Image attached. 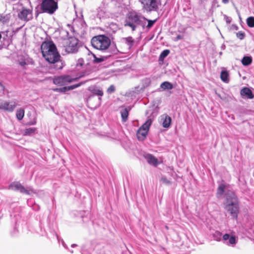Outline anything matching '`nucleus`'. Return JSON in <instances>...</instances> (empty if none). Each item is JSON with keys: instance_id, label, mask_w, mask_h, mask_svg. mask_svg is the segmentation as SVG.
Here are the masks:
<instances>
[{"instance_id": "nucleus-1", "label": "nucleus", "mask_w": 254, "mask_h": 254, "mask_svg": "<svg viewBox=\"0 0 254 254\" xmlns=\"http://www.w3.org/2000/svg\"><path fill=\"white\" fill-rule=\"evenodd\" d=\"M41 50L43 57L47 62L51 64L60 63V65L57 68H63V65L60 60V55L53 41L43 42L41 46Z\"/></svg>"}, {"instance_id": "nucleus-2", "label": "nucleus", "mask_w": 254, "mask_h": 254, "mask_svg": "<svg viewBox=\"0 0 254 254\" xmlns=\"http://www.w3.org/2000/svg\"><path fill=\"white\" fill-rule=\"evenodd\" d=\"M224 205L225 209L229 212L232 217L237 220L239 213V203L237 196L234 194L227 196Z\"/></svg>"}, {"instance_id": "nucleus-3", "label": "nucleus", "mask_w": 254, "mask_h": 254, "mask_svg": "<svg viewBox=\"0 0 254 254\" xmlns=\"http://www.w3.org/2000/svg\"><path fill=\"white\" fill-rule=\"evenodd\" d=\"M92 46L95 49L105 51L108 49L111 45V40L104 35H99L93 37L91 40Z\"/></svg>"}, {"instance_id": "nucleus-4", "label": "nucleus", "mask_w": 254, "mask_h": 254, "mask_svg": "<svg viewBox=\"0 0 254 254\" xmlns=\"http://www.w3.org/2000/svg\"><path fill=\"white\" fill-rule=\"evenodd\" d=\"M58 7V3L54 0H43L40 4L42 12L50 14H53Z\"/></svg>"}, {"instance_id": "nucleus-5", "label": "nucleus", "mask_w": 254, "mask_h": 254, "mask_svg": "<svg viewBox=\"0 0 254 254\" xmlns=\"http://www.w3.org/2000/svg\"><path fill=\"white\" fill-rule=\"evenodd\" d=\"M152 121L151 119H148L137 130L136 136L138 140H144L148 134Z\"/></svg>"}, {"instance_id": "nucleus-6", "label": "nucleus", "mask_w": 254, "mask_h": 254, "mask_svg": "<svg viewBox=\"0 0 254 254\" xmlns=\"http://www.w3.org/2000/svg\"><path fill=\"white\" fill-rule=\"evenodd\" d=\"M79 77L71 78L69 75H63L55 77L53 79V82L55 84L58 86H63L67 83H70L74 81L77 80Z\"/></svg>"}, {"instance_id": "nucleus-7", "label": "nucleus", "mask_w": 254, "mask_h": 254, "mask_svg": "<svg viewBox=\"0 0 254 254\" xmlns=\"http://www.w3.org/2000/svg\"><path fill=\"white\" fill-rule=\"evenodd\" d=\"M139 21V17L135 12H130L128 15L125 26H129L133 31L135 30L136 26L134 23H137Z\"/></svg>"}, {"instance_id": "nucleus-8", "label": "nucleus", "mask_w": 254, "mask_h": 254, "mask_svg": "<svg viewBox=\"0 0 254 254\" xmlns=\"http://www.w3.org/2000/svg\"><path fill=\"white\" fill-rule=\"evenodd\" d=\"M78 40L74 37L68 39L65 46V51L68 53H74L77 50Z\"/></svg>"}, {"instance_id": "nucleus-9", "label": "nucleus", "mask_w": 254, "mask_h": 254, "mask_svg": "<svg viewBox=\"0 0 254 254\" xmlns=\"http://www.w3.org/2000/svg\"><path fill=\"white\" fill-rule=\"evenodd\" d=\"M18 17L23 20L29 21L32 19V10L25 7H22L18 14Z\"/></svg>"}, {"instance_id": "nucleus-10", "label": "nucleus", "mask_w": 254, "mask_h": 254, "mask_svg": "<svg viewBox=\"0 0 254 254\" xmlns=\"http://www.w3.org/2000/svg\"><path fill=\"white\" fill-rule=\"evenodd\" d=\"M142 3L144 9L148 11H156L158 8L157 0H143Z\"/></svg>"}, {"instance_id": "nucleus-11", "label": "nucleus", "mask_w": 254, "mask_h": 254, "mask_svg": "<svg viewBox=\"0 0 254 254\" xmlns=\"http://www.w3.org/2000/svg\"><path fill=\"white\" fill-rule=\"evenodd\" d=\"M9 188L15 190H19L22 193L30 194L29 191L27 190L24 186H23L19 182H13L9 185Z\"/></svg>"}, {"instance_id": "nucleus-12", "label": "nucleus", "mask_w": 254, "mask_h": 254, "mask_svg": "<svg viewBox=\"0 0 254 254\" xmlns=\"http://www.w3.org/2000/svg\"><path fill=\"white\" fill-rule=\"evenodd\" d=\"M16 106L15 102L10 103L8 102H4L0 104V110H3L8 112H12Z\"/></svg>"}, {"instance_id": "nucleus-13", "label": "nucleus", "mask_w": 254, "mask_h": 254, "mask_svg": "<svg viewBox=\"0 0 254 254\" xmlns=\"http://www.w3.org/2000/svg\"><path fill=\"white\" fill-rule=\"evenodd\" d=\"M88 90L94 95L102 97L104 92L102 89L99 86L96 85H92L88 87Z\"/></svg>"}, {"instance_id": "nucleus-14", "label": "nucleus", "mask_w": 254, "mask_h": 254, "mask_svg": "<svg viewBox=\"0 0 254 254\" xmlns=\"http://www.w3.org/2000/svg\"><path fill=\"white\" fill-rule=\"evenodd\" d=\"M241 94L243 96H246L249 99H253L254 95L250 89L248 87H244L241 90Z\"/></svg>"}, {"instance_id": "nucleus-15", "label": "nucleus", "mask_w": 254, "mask_h": 254, "mask_svg": "<svg viewBox=\"0 0 254 254\" xmlns=\"http://www.w3.org/2000/svg\"><path fill=\"white\" fill-rule=\"evenodd\" d=\"M130 107H128L124 109L121 111L122 120L123 122L125 123L127 121L129 115V112L130 111Z\"/></svg>"}, {"instance_id": "nucleus-16", "label": "nucleus", "mask_w": 254, "mask_h": 254, "mask_svg": "<svg viewBox=\"0 0 254 254\" xmlns=\"http://www.w3.org/2000/svg\"><path fill=\"white\" fill-rule=\"evenodd\" d=\"M146 159L148 163L151 165L156 166L159 164L158 159L151 154H147Z\"/></svg>"}, {"instance_id": "nucleus-17", "label": "nucleus", "mask_w": 254, "mask_h": 254, "mask_svg": "<svg viewBox=\"0 0 254 254\" xmlns=\"http://www.w3.org/2000/svg\"><path fill=\"white\" fill-rule=\"evenodd\" d=\"M162 119L163 120V127L165 128H168L170 126L172 121L171 117L167 115H165L162 117Z\"/></svg>"}, {"instance_id": "nucleus-18", "label": "nucleus", "mask_w": 254, "mask_h": 254, "mask_svg": "<svg viewBox=\"0 0 254 254\" xmlns=\"http://www.w3.org/2000/svg\"><path fill=\"white\" fill-rule=\"evenodd\" d=\"M124 40L125 41V43L127 45L128 49L131 48L134 43V39L130 36L125 38Z\"/></svg>"}, {"instance_id": "nucleus-19", "label": "nucleus", "mask_w": 254, "mask_h": 254, "mask_svg": "<svg viewBox=\"0 0 254 254\" xmlns=\"http://www.w3.org/2000/svg\"><path fill=\"white\" fill-rule=\"evenodd\" d=\"M160 87L163 90L172 89L173 88L172 84L168 81H165L161 83Z\"/></svg>"}, {"instance_id": "nucleus-20", "label": "nucleus", "mask_w": 254, "mask_h": 254, "mask_svg": "<svg viewBox=\"0 0 254 254\" xmlns=\"http://www.w3.org/2000/svg\"><path fill=\"white\" fill-rule=\"evenodd\" d=\"M252 63V58L251 57L245 56L242 60V63L245 66H248Z\"/></svg>"}, {"instance_id": "nucleus-21", "label": "nucleus", "mask_w": 254, "mask_h": 254, "mask_svg": "<svg viewBox=\"0 0 254 254\" xmlns=\"http://www.w3.org/2000/svg\"><path fill=\"white\" fill-rule=\"evenodd\" d=\"M229 74L227 71H222L220 74V78L221 79L225 82H228L229 79H228Z\"/></svg>"}, {"instance_id": "nucleus-22", "label": "nucleus", "mask_w": 254, "mask_h": 254, "mask_svg": "<svg viewBox=\"0 0 254 254\" xmlns=\"http://www.w3.org/2000/svg\"><path fill=\"white\" fill-rule=\"evenodd\" d=\"M225 189H226V186L224 184H220L217 188V195L221 196L224 193Z\"/></svg>"}, {"instance_id": "nucleus-23", "label": "nucleus", "mask_w": 254, "mask_h": 254, "mask_svg": "<svg viewBox=\"0 0 254 254\" xmlns=\"http://www.w3.org/2000/svg\"><path fill=\"white\" fill-rule=\"evenodd\" d=\"M16 118L18 120H21L24 116V110L23 109H19L16 111Z\"/></svg>"}, {"instance_id": "nucleus-24", "label": "nucleus", "mask_w": 254, "mask_h": 254, "mask_svg": "<svg viewBox=\"0 0 254 254\" xmlns=\"http://www.w3.org/2000/svg\"><path fill=\"white\" fill-rule=\"evenodd\" d=\"M36 130V128L35 127H29L26 128L23 133L24 135H30L34 133Z\"/></svg>"}, {"instance_id": "nucleus-25", "label": "nucleus", "mask_w": 254, "mask_h": 254, "mask_svg": "<svg viewBox=\"0 0 254 254\" xmlns=\"http://www.w3.org/2000/svg\"><path fill=\"white\" fill-rule=\"evenodd\" d=\"M247 23L249 27H254V17L251 16L247 19Z\"/></svg>"}, {"instance_id": "nucleus-26", "label": "nucleus", "mask_w": 254, "mask_h": 254, "mask_svg": "<svg viewBox=\"0 0 254 254\" xmlns=\"http://www.w3.org/2000/svg\"><path fill=\"white\" fill-rule=\"evenodd\" d=\"M93 56L94 57L93 62L95 63H100L105 60L104 57L97 58L94 54H93Z\"/></svg>"}, {"instance_id": "nucleus-27", "label": "nucleus", "mask_w": 254, "mask_h": 254, "mask_svg": "<svg viewBox=\"0 0 254 254\" xmlns=\"http://www.w3.org/2000/svg\"><path fill=\"white\" fill-rule=\"evenodd\" d=\"M169 50H164L160 55V59H164L169 55Z\"/></svg>"}, {"instance_id": "nucleus-28", "label": "nucleus", "mask_w": 254, "mask_h": 254, "mask_svg": "<svg viewBox=\"0 0 254 254\" xmlns=\"http://www.w3.org/2000/svg\"><path fill=\"white\" fill-rule=\"evenodd\" d=\"M54 91L60 92H65L68 90L67 87H63L60 88H55L53 89Z\"/></svg>"}, {"instance_id": "nucleus-29", "label": "nucleus", "mask_w": 254, "mask_h": 254, "mask_svg": "<svg viewBox=\"0 0 254 254\" xmlns=\"http://www.w3.org/2000/svg\"><path fill=\"white\" fill-rule=\"evenodd\" d=\"M82 84V83L80 82V83H79L78 84H74V85H70V86H67L68 90H71L74 89H75L76 88H77V87H79Z\"/></svg>"}, {"instance_id": "nucleus-30", "label": "nucleus", "mask_w": 254, "mask_h": 254, "mask_svg": "<svg viewBox=\"0 0 254 254\" xmlns=\"http://www.w3.org/2000/svg\"><path fill=\"white\" fill-rule=\"evenodd\" d=\"M236 36L237 38H239L241 40H242L244 38L245 36V34L244 32L242 31H239L237 33Z\"/></svg>"}, {"instance_id": "nucleus-31", "label": "nucleus", "mask_w": 254, "mask_h": 254, "mask_svg": "<svg viewBox=\"0 0 254 254\" xmlns=\"http://www.w3.org/2000/svg\"><path fill=\"white\" fill-rule=\"evenodd\" d=\"M0 21L2 23H5L7 21L8 22L9 18L8 17L7 18L6 16L3 15L2 14H0Z\"/></svg>"}, {"instance_id": "nucleus-32", "label": "nucleus", "mask_w": 254, "mask_h": 254, "mask_svg": "<svg viewBox=\"0 0 254 254\" xmlns=\"http://www.w3.org/2000/svg\"><path fill=\"white\" fill-rule=\"evenodd\" d=\"M229 243L232 245L235 244L236 243V237L235 236H232L229 238Z\"/></svg>"}, {"instance_id": "nucleus-33", "label": "nucleus", "mask_w": 254, "mask_h": 254, "mask_svg": "<svg viewBox=\"0 0 254 254\" xmlns=\"http://www.w3.org/2000/svg\"><path fill=\"white\" fill-rule=\"evenodd\" d=\"M115 91V88L114 85H111L109 86V87L107 89V92L109 93H111L114 92Z\"/></svg>"}, {"instance_id": "nucleus-34", "label": "nucleus", "mask_w": 254, "mask_h": 254, "mask_svg": "<svg viewBox=\"0 0 254 254\" xmlns=\"http://www.w3.org/2000/svg\"><path fill=\"white\" fill-rule=\"evenodd\" d=\"M84 64V61L83 59H79L78 60L77 63L76 65V67L80 66L81 67Z\"/></svg>"}, {"instance_id": "nucleus-35", "label": "nucleus", "mask_w": 254, "mask_h": 254, "mask_svg": "<svg viewBox=\"0 0 254 254\" xmlns=\"http://www.w3.org/2000/svg\"><path fill=\"white\" fill-rule=\"evenodd\" d=\"M161 181L164 183V184H167V185H169V184H171V181H170L169 180H168L167 178H162L161 179Z\"/></svg>"}, {"instance_id": "nucleus-36", "label": "nucleus", "mask_w": 254, "mask_h": 254, "mask_svg": "<svg viewBox=\"0 0 254 254\" xmlns=\"http://www.w3.org/2000/svg\"><path fill=\"white\" fill-rule=\"evenodd\" d=\"M155 20H149L148 21V24L147 25V27L148 28H150V27H151L153 26V25L154 24V23H155Z\"/></svg>"}, {"instance_id": "nucleus-37", "label": "nucleus", "mask_w": 254, "mask_h": 254, "mask_svg": "<svg viewBox=\"0 0 254 254\" xmlns=\"http://www.w3.org/2000/svg\"><path fill=\"white\" fill-rule=\"evenodd\" d=\"M229 238H230V236L228 234H225L223 236V239L225 241L227 240L228 239H229Z\"/></svg>"}, {"instance_id": "nucleus-38", "label": "nucleus", "mask_w": 254, "mask_h": 254, "mask_svg": "<svg viewBox=\"0 0 254 254\" xmlns=\"http://www.w3.org/2000/svg\"><path fill=\"white\" fill-rule=\"evenodd\" d=\"M184 39V36H181V35H178L176 37V39H175V41H178L179 40H181V39Z\"/></svg>"}, {"instance_id": "nucleus-39", "label": "nucleus", "mask_w": 254, "mask_h": 254, "mask_svg": "<svg viewBox=\"0 0 254 254\" xmlns=\"http://www.w3.org/2000/svg\"><path fill=\"white\" fill-rule=\"evenodd\" d=\"M0 90L3 93L4 90H5V87L1 82H0Z\"/></svg>"}, {"instance_id": "nucleus-40", "label": "nucleus", "mask_w": 254, "mask_h": 254, "mask_svg": "<svg viewBox=\"0 0 254 254\" xmlns=\"http://www.w3.org/2000/svg\"><path fill=\"white\" fill-rule=\"evenodd\" d=\"M19 64L21 66H24L26 64V63L24 60H22L19 62Z\"/></svg>"}, {"instance_id": "nucleus-41", "label": "nucleus", "mask_w": 254, "mask_h": 254, "mask_svg": "<svg viewBox=\"0 0 254 254\" xmlns=\"http://www.w3.org/2000/svg\"><path fill=\"white\" fill-rule=\"evenodd\" d=\"M229 0H222V1L224 3H227Z\"/></svg>"}, {"instance_id": "nucleus-42", "label": "nucleus", "mask_w": 254, "mask_h": 254, "mask_svg": "<svg viewBox=\"0 0 254 254\" xmlns=\"http://www.w3.org/2000/svg\"><path fill=\"white\" fill-rule=\"evenodd\" d=\"M12 37V35H9V36L7 35V38L9 39Z\"/></svg>"}, {"instance_id": "nucleus-43", "label": "nucleus", "mask_w": 254, "mask_h": 254, "mask_svg": "<svg viewBox=\"0 0 254 254\" xmlns=\"http://www.w3.org/2000/svg\"><path fill=\"white\" fill-rule=\"evenodd\" d=\"M166 227V228L167 229H169V228H168V227L167 226H166V227Z\"/></svg>"}, {"instance_id": "nucleus-44", "label": "nucleus", "mask_w": 254, "mask_h": 254, "mask_svg": "<svg viewBox=\"0 0 254 254\" xmlns=\"http://www.w3.org/2000/svg\"><path fill=\"white\" fill-rule=\"evenodd\" d=\"M120 52H122V53H125L124 51H120Z\"/></svg>"}]
</instances>
